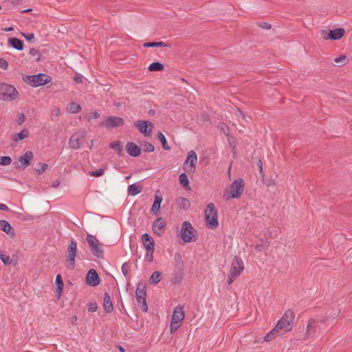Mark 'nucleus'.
<instances>
[{
  "label": "nucleus",
  "instance_id": "864d4df0",
  "mask_svg": "<svg viewBox=\"0 0 352 352\" xmlns=\"http://www.w3.org/2000/svg\"><path fill=\"white\" fill-rule=\"evenodd\" d=\"M98 305L96 302H90L88 304V311L90 312H95L97 311Z\"/></svg>",
  "mask_w": 352,
  "mask_h": 352
},
{
  "label": "nucleus",
  "instance_id": "4d7b16f0",
  "mask_svg": "<svg viewBox=\"0 0 352 352\" xmlns=\"http://www.w3.org/2000/svg\"><path fill=\"white\" fill-rule=\"evenodd\" d=\"M219 129L221 131H222L223 133H226L228 131V127L225 123H221L219 126Z\"/></svg>",
  "mask_w": 352,
  "mask_h": 352
},
{
  "label": "nucleus",
  "instance_id": "7ed1b4c3",
  "mask_svg": "<svg viewBox=\"0 0 352 352\" xmlns=\"http://www.w3.org/2000/svg\"><path fill=\"white\" fill-rule=\"evenodd\" d=\"M204 214L208 228H216L219 226L217 210L213 203L207 204Z\"/></svg>",
  "mask_w": 352,
  "mask_h": 352
},
{
  "label": "nucleus",
  "instance_id": "c85d7f7f",
  "mask_svg": "<svg viewBox=\"0 0 352 352\" xmlns=\"http://www.w3.org/2000/svg\"><path fill=\"white\" fill-rule=\"evenodd\" d=\"M142 190V187L136 184H131L128 186L127 193L129 195L135 196L140 193Z\"/></svg>",
  "mask_w": 352,
  "mask_h": 352
},
{
  "label": "nucleus",
  "instance_id": "f8f14e48",
  "mask_svg": "<svg viewBox=\"0 0 352 352\" xmlns=\"http://www.w3.org/2000/svg\"><path fill=\"white\" fill-rule=\"evenodd\" d=\"M124 121L120 117L109 116L105 118L104 122L100 123V126H104L108 129H113L124 125Z\"/></svg>",
  "mask_w": 352,
  "mask_h": 352
},
{
  "label": "nucleus",
  "instance_id": "6e6552de",
  "mask_svg": "<svg viewBox=\"0 0 352 352\" xmlns=\"http://www.w3.org/2000/svg\"><path fill=\"white\" fill-rule=\"evenodd\" d=\"M344 33L345 30L342 28L331 30L329 31L325 30H321V36L325 40H339L344 36Z\"/></svg>",
  "mask_w": 352,
  "mask_h": 352
},
{
  "label": "nucleus",
  "instance_id": "2f4dec72",
  "mask_svg": "<svg viewBox=\"0 0 352 352\" xmlns=\"http://www.w3.org/2000/svg\"><path fill=\"white\" fill-rule=\"evenodd\" d=\"M80 110V105L75 102H72L67 106V111L69 113H77Z\"/></svg>",
  "mask_w": 352,
  "mask_h": 352
},
{
  "label": "nucleus",
  "instance_id": "4c0bfd02",
  "mask_svg": "<svg viewBox=\"0 0 352 352\" xmlns=\"http://www.w3.org/2000/svg\"><path fill=\"white\" fill-rule=\"evenodd\" d=\"M157 138L161 142L162 145V148L165 151H170V147L168 146V144L167 143V140H166L164 135L162 132H159L157 133Z\"/></svg>",
  "mask_w": 352,
  "mask_h": 352
},
{
  "label": "nucleus",
  "instance_id": "a211bd4d",
  "mask_svg": "<svg viewBox=\"0 0 352 352\" xmlns=\"http://www.w3.org/2000/svg\"><path fill=\"white\" fill-rule=\"evenodd\" d=\"M127 153L133 157H138L141 153V148L133 142H128L126 145Z\"/></svg>",
  "mask_w": 352,
  "mask_h": 352
},
{
  "label": "nucleus",
  "instance_id": "6e6d98bb",
  "mask_svg": "<svg viewBox=\"0 0 352 352\" xmlns=\"http://www.w3.org/2000/svg\"><path fill=\"white\" fill-rule=\"evenodd\" d=\"M8 67V61L4 58H0V68H1L3 69H7Z\"/></svg>",
  "mask_w": 352,
  "mask_h": 352
},
{
  "label": "nucleus",
  "instance_id": "4be33fe9",
  "mask_svg": "<svg viewBox=\"0 0 352 352\" xmlns=\"http://www.w3.org/2000/svg\"><path fill=\"white\" fill-rule=\"evenodd\" d=\"M184 316L185 314L183 307L178 305L174 309L171 320L181 322L184 320Z\"/></svg>",
  "mask_w": 352,
  "mask_h": 352
},
{
  "label": "nucleus",
  "instance_id": "f03ea898",
  "mask_svg": "<svg viewBox=\"0 0 352 352\" xmlns=\"http://www.w3.org/2000/svg\"><path fill=\"white\" fill-rule=\"evenodd\" d=\"M181 239L185 243H190L197 240V231L189 221H184L180 230Z\"/></svg>",
  "mask_w": 352,
  "mask_h": 352
},
{
  "label": "nucleus",
  "instance_id": "e433bc0d",
  "mask_svg": "<svg viewBox=\"0 0 352 352\" xmlns=\"http://www.w3.org/2000/svg\"><path fill=\"white\" fill-rule=\"evenodd\" d=\"M174 259L176 263L175 268L177 270H184V261L179 253L175 254Z\"/></svg>",
  "mask_w": 352,
  "mask_h": 352
},
{
  "label": "nucleus",
  "instance_id": "0eeeda50",
  "mask_svg": "<svg viewBox=\"0 0 352 352\" xmlns=\"http://www.w3.org/2000/svg\"><path fill=\"white\" fill-rule=\"evenodd\" d=\"M67 262L69 263L68 268L73 270L75 265V258L77 252V243L74 239L71 240L67 247Z\"/></svg>",
  "mask_w": 352,
  "mask_h": 352
},
{
  "label": "nucleus",
  "instance_id": "ea45409f",
  "mask_svg": "<svg viewBox=\"0 0 352 352\" xmlns=\"http://www.w3.org/2000/svg\"><path fill=\"white\" fill-rule=\"evenodd\" d=\"M143 47H168V45L163 42H147L143 44Z\"/></svg>",
  "mask_w": 352,
  "mask_h": 352
},
{
  "label": "nucleus",
  "instance_id": "052dcab7",
  "mask_svg": "<svg viewBox=\"0 0 352 352\" xmlns=\"http://www.w3.org/2000/svg\"><path fill=\"white\" fill-rule=\"evenodd\" d=\"M25 121V116L23 113H20L18 118V124H22Z\"/></svg>",
  "mask_w": 352,
  "mask_h": 352
},
{
  "label": "nucleus",
  "instance_id": "c03bdc74",
  "mask_svg": "<svg viewBox=\"0 0 352 352\" xmlns=\"http://www.w3.org/2000/svg\"><path fill=\"white\" fill-rule=\"evenodd\" d=\"M12 163V158L10 156H0V165L8 166Z\"/></svg>",
  "mask_w": 352,
  "mask_h": 352
},
{
  "label": "nucleus",
  "instance_id": "9d476101",
  "mask_svg": "<svg viewBox=\"0 0 352 352\" xmlns=\"http://www.w3.org/2000/svg\"><path fill=\"white\" fill-rule=\"evenodd\" d=\"M86 131H78L72 135L69 140V146L71 148L77 150L80 148V140L86 137Z\"/></svg>",
  "mask_w": 352,
  "mask_h": 352
},
{
  "label": "nucleus",
  "instance_id": "de8ad7c7",
  "mask_svg": "<svg viewBox=\"0 0 352 352\" xmlns=\"http://www.w3.org/2000/svg\"><path fill=\"white\" fill-rule=\"evenodd\" d=\"M181 322L171 320L170 322V331L175 332L179 327Z\"/></svg>",
  "mask_w": 352,
  "mask_h": 352
},
{
  "label": "nucleus",
  "instance_id": "4468645a",
  "mask_svg": "<svg viewBox=\"0 0 352 352\" xmlns=\"http://www.w3.org/2000/svg\"><path fill=\"white\" fill-rule=\"evenodd\" d=\"M243 270L244 265L241 258L238 256H234L229 272L232 274L234 276H239Z\"/></svg>",
  "mask_w": 352,
  "mask_h": 352
},
{
  "label": "nucleus",
  "instance_id": "cd10ccee",
  "mask_svg": "<svg viewBox=\"0 0 352 352\" xmlns=\"http://www.w3.org/2000/svg\"><path fill=\"white\" fill-rule=\"evenodd\" d=\"M30 135V131L28 129H23L21 132L14 133L12 135V140L17 142L20 140H24Z\"/></svg>",
  "mask_w": 352,
  "mask_h": 352
},
{
  "label": "nucleus",
  "instance_id": "a878e982",
  "mask_svg": "<svg viewBox=\"0 0 352 352\" xmlns=\"http://www.w3.org/2000/svg\"><path fill=\"white\" fill-rule=\"evenodd\" d=\"M176 204L179 209L184 210H186L190 207V203L189 200L182 197L176 199Z\"/></svg>",
  "mask_w": 352,
  "mask_h": 352
},
{
  "label": "nucleus",
  "instance_id": "6ab92c4d",
  "mask_svg": "<svg viewBox=\"0 0 352 352\" xmlns=\"http://www.w3.org/2000/svg\"><path fill=\"white\" fill-rule=\"evenodd\" d=\"M319 326V322L314 318H310L308 321L307 326L306 336L307 338L311 337L316 331V329Z\"/></svg>",
  "mask_w": 352,
  "mask_h": 352
},
{
  "label": "nucleus",
  "instance_id": "37998d69",
  "mask_svg": "<svg viewBox=\"0 0 352 352\" xmlns=\"http://www.w3.org/2000/svg\"><path fill=\"white\" fill-rule=\"evenodd\" d=\"M48 168V164L45 163H39L38 167L35 168L38 175H42Z\"/></svg>",
  "mask_w": 352,
  "mask_h": 352
},
{
  "label": "nucleus",
  "instance_id": "7c9ffc66",
  "mask_svg": "<svg viewBox=\"0 0 352 352\" xmlns=\"http://www.w3.org/2000/svg\"><path fill=\"white\" fill-rule=\"evenodd\" d=\"M162 201V197L161 196L156 195L155 197L154 203L151 208V212L153 214H157L160 211Z\"/></svg>",
  "mask_w": 352,
  "mask_h": 352
},
{
  "label": "nucleus",
  "instance_id": "8fccbe9b",
  "mask_svg": "<svg viewBox=\"0 0 352 352\" xmlns=\"http://www.w3.org/2000/svg\"><path fill=\"white\" fill-rule=\"evenodd\" d=\"M0 258L5 265H9L10 264V259L9 256H7L6 254H3V252L0 250Z\"/></svg>",
  "mask_w": 352,
  "mask_h": 352
},
{
  "label": "nucleus",
  "instance_id": "338daca9",
  "mask_svg": "<svg viewBox=\"0 0 352 352\" xmlns=\"http://www.w3.org/2000/svg\"><path fill=\"white\" fill-rule=\"evenodd\" d=\"M257 165H258V166L259 168L260 172L262 173L263 172V164H262L261 160H259L257 162Z\"/></svg>",
  "mask_w": 352,
  "mask_h": 352
},
{
  "label": "nucleus",
  "instance_id": "603ef678",
  "mask_svg": "<svg viewBox=\"0 0 352 352\" xmlns=\"http://www.w3.org/2000/svg\"><path fill=\"white\" fill-rule=\"evenodd\" d=\"M129 270V263L127 262L124 263L121 267V270H122L123 275L125 277L127 276Z\"/></svg>",
  "mask_w": 352,
  "mask_h": 352
},
{
  "label": "nucleus",
  "instance_id": "b1692460",
  "mask_svg": "<svg viewBox=\"0 0 352 352\" xmlns=\"http://www.w3.org/2000/svg\"><path fill=\"white\" fill-rule=\"evenodd\" d=\"M103 300H104L103 306H104V309L105 312L108 313V314L111 313L113 311V307L112 302L111 300L110 296L107 292L104 293V297H103Z\"/></svg>",
  "mask_w": 352,
  "mask_h": 352
},
{
  "label": "nucleus",
  "instance_id": "bb28decb",
  "mask_svg": "<svg viewBox=\"0 0 352 352\" xmlns=\"http://www.w3.org/2000/svg\"><path fill=\"white\" fill-rule=\"evenodd\" d=\"M8 43L15 50L21 51L23 50V42L18 38H11L8 40Z\"/></svg>",
  "mask_w": 352,
  "mask_h": 352
},
{
  "label": "nucleus",
  "instance_id": "72a5a7b5",
  "mask_svg": "<svg viewBox=\"0 0 352 352\" xmlns=\"http://www.w3.org/2000/svg\"><path fill=\"white\" fill-rule=\"evenodd\" d=\"M295 317V314L294 311L291 309L287 310L285 314H283V317L280 318L283 320L284 321H286L287 322L293 324L294 319Z\"/></svg>",
  "mask_w": 352,
  "mask_h": 352
},
{
  "label": "nucleus",
  "instance_id": "a18cd8bd",
  "mask_svg": "<svg viewBox=\"0 0 352 352\" xmlns=\"http://www.w3.org/2000/svg\"><path fill=\"white\" fill-rule=\"evenodd\" d=\"M142 146L144 151L146 153H151L155 150V146L148 142H144Z\"/></svg>",
  "mask_w": 352,
  "mask_h": 352
},
{
  "label": "nucleus",
  "instance_id": "f3484780",
  "mask_svg": "<svg viewBox=\"0 0 352 352\" xmlns=\"http://www.w3.org/2000/svg\"><path fill=\"white\" fill-rule=\"evenodd\" d=\"M292 329V324L289 322L284 321L282 319H280L278 321V322L275 327V330L278 331L280 334H281V335L291 331Z\"/></svg>",
  "mask_w": 352,
  "mask_h": 352
},
{
  "label": "nucleus",
  "instance_id": "49530a36",
  "mask_svg": "<svg viewBox=\"0 0 352 352\" xmlns=\"http://www.w3.org/2000/svg\"><path fill=\"white\" fill-rule=\"evenodd\" d=\"M153 254H154V250H146V253L144 256L145 260L149 263L153 262Z\"/></svg>",
  "mask_w": 352,
  "mask_h": 352
},
{
  "label": "nucleus",
  "instance_id": "5fc2aeb1",
  "mask_svg": "<svg viewBox=\"0 0 352 352\" xmlns=\"http://www.w3.org/2000/svg\"><path fill=\"white\" fill-rule=\"evenodd\" d=\"M30 54L32 56L37 57L36 61H38L40 60V54H39L38 51L36 50V49H34V48L30 49Z\"/></svg>",
  "mask_w": 352,
  "mask_h": 352
},
{
  "label": "nucleus",
  "instance_id": "3c124183",
  "mask_svg": "<svg viewBox=\"0 0 352 352\" xmlns=\"http://www.w3.org/2000/svg\"><path fill=\"white\" fill-rule=\"evenodd\" d=\"M104 170L103 168H98L96 171L90 172L89 175L91 176H94V177H100L104 174Z\"/></svg>",
  "mask_w": 352,
  "mask_h": 352
},
{
  "label": "nucleus",
  "instance_id": "13d9d810",
  "mask_svg": "<svg viewBox=\"0 0 352 352\" xmlns=\"http://www.w3.org/2000/svg\"><path fill=\"white\" fill-rule=\"evenodd\" d=\"M100 118V113L97 111H94L93 113H91L89 116V120H91V119H98Z\"/></svg>",
  "mask_w": 352,
  "mask_h": 352
},
{
  "label": "nucleus",
  "instance_id": "9b49d317",
  "mask_svg": "<svg viewBox=\"0 0 352 352\" xmlns=\"http://www.w3.org/2000/svg\"><path fill=\"white\" fill-rule=\"evenodd\" d=\"M34 155L32 151H27L23 155L19 157L18 162H14V166L17 168L25 169L29 166L33 159Z\"/></svg>",
  "mask_w": 352,
  "mask_h": 352
},
{
  "label": "nucleus",
  "instance_id": "680f3d73",
  "mask_svg": "<svg viewBox=\"0 0 352 352\" xmlns=\"http://www.w3.org/2000/svg\"><path fill=\"white\" fill-rule=\"evenodd\" d=\"M23 36L28 40L32 41L34 38V34L33 33L23 34Z\"/></svg>",
  "mask_w": 352,
  "mask_h": 352
},
{
  "label": "nucleus",
  "instance_id": "1a4fd4ad",
  "mask_svg": "<svg viewBox=\"0 0 352 352\" xmlns=\"http://www.w3.org/2000/svg\"><path fill=\"white\" fill-rule=\"evenodd\" d=\"M244 190V181L241 178L235 179L230 185V197L239 198Z\"/></svg>",
  "mask_w": 352,
  "mask_h": 352
},
{
  "label": "nucleus",
  "instance_id": "aec40b11",
  "mask_svg": "<svg viewBox=\"0 0 352 352\" xmlns=\"http://www.w3.org/2000/svg\"><path fill=\"white\" fill-rule=\"evenodd\" d=\"M142 241L146 250H154L155 241L148 234H143L142 235Z\"/></svg>",
  "mask_w": 352,
  "mask_h": 352
},
{
  "label": "nucleus",
  "instance_id": "ddd939ff",
  "mask_svg": "<svg viewBox=\"0 0 352 352\" xmlns=\"http://www.w3.org/2000/svg\"><path fill=\"white\" fill-rule=\"evenodd\" d=\"M135 126L138 129L139 131L146 137L151 135L152 130L154 127L152 122L143 120L137 121Z\"/></svg>",
  "mask_w": 352,
  "mask_h": 352
},
{
  "label": "nucleus",
  "instance_id": "f704fd0d",
  "mask_svg": "<svg viewBox=\"0 0 352 352\" xmlns=\"http://www.w3.org/2000/svg\"><path fill=\"white\" fill-rule=\"evenodd\" d=\"M162 278V274L159 271H155L151 276L150 283L152 285L157 284Z\"/></svg>",
  "mask_w": 352,
  "mask_h": 352
},
{
  "label": "nucleus",
  "instance_id": "473e14b6",
  "mask_svg": "<svg viewBox=\"0 0 352 352\" xmlns=\"http://www.w3.org/2000/svg\"><path fill=\"white\" fill-rule=\"evenodd\" d=\"M109 148L114 149L118 155L122 156L123 155V146L120 141H115L110 143Z\"/></svg>",
  "mask_w": 352,
  "mask_h": 352
},
{
  "label": "nucleus",
  "instance_id": "bf43d9fd",
  "mask_svg": "<svg viewBox=\"0 0 352 352\" xmlns=\"http://www.w3.org/2000/svg\"><path fill=\"white\" fill-rule=\"evenodd\" d=\"M236 277H238V276H234L232 274L229 272L228 278L227 280L228 284V285H231L233 283L234 279L236 278Z\"/></svg>",
  "mask_w": 352,
  "mask_h": 352
},
{
  "label": "nucleus",
  "instance_id": "09e8293b",
  "mask_svg": "<svg viewBox=\"0 0 352 352\" xmlns=\"http://www.w3.org/2000/svg\"><path fill=\"white\" fill-rule=\"evenodd\" d=\"M346 58L347 57L346 55H341L338 57H336L334 59V62L337 64H341L340 65H344V61L346 60Z\"/></svg>",
  "mask_w": 352,
  "mask_h": 352
},
{
  "label": "nucleus",
  "instance_id": "e2e57ef3",
  "mask_svg": "<svg viewBox=\"0 0 352 352\" xmlns=\"http://www.w3.org/2000/svg\"><path fill=\"white\" fill-rule=\"evenodd\" d=\"M259 26L265 30H270L271 28L270 23H259Z\"/></svg>",
  "mask_w": 352,
  "mask_h": 352
},
{
  "label": "nucleus",
  "instance_id": "2eb2a0df",
  "mask_svg": "<svg viewBox=\"0 0 352 352\" xmlns=\"http://www.w3.org/2000/svg\"><path fill=\"white\" fill-rule=\"evenodd\" d=\"M100 278L94 269L88 271L86 276V283L90 286L96 287L100 284Z\"/></svg>",
  "mask_w": 352,
  "mask_h": 352
},
{
  "label": "nucleus",
  "instance_id": "58836bf2",
  "mask_svg": "<svg viewBox=\"0 0 352 352\" xmlns=\"http://www.w3.org/2000/svg\"><path fill=\"white\" fill-rule=\"evenodd\" d=\"M270 242L265 240H261L259 243L256 244L255 249L258 252H262L268 248Z\"/></svg>",
  "mask_w": 352,
  "mask_h": 352
},
{
  "label": "nucleus",
  "instance_id": "412c9836",
  "mask_svg": "<svg viewBox=\"0 0 352 352\" xmlns=\"http://www.w3.org/2000/svg\"><path fill=\"white\" fill-rule=\"evenodd\" d=\"M197 162V154L194 151H190L188 154L187 159L184 163V166H186L188 162H190V166L191 167L192 172H194Z\"/></svg>",
  "mask_w": 352,
  "mask_h": 352
},
{
  "label": "nucleus",
  "instance_id": "774afa93",
  "mask_svg": "<svg viewBox=\"0 0 352 352\" xmlns=\"http://www.w3.org/2000/svg\"><path fill=\"white\" fill-rule=\"evenodd\" d=\"M14 28L12 27H10V28H2L1 30L3 31V32H9V31H12L13 30Z\"/></svg>",
  "mask_w": 352,
  "mask_h": 352
},
{
  "label": "nucleus",
  "instance_id": "79ce46f5",
  "mask_svg": "<svg viewBox=\"0 0 352 352\" xmlns=\"http://www.w3.org/2000/svg\"><path fill=\"white\" fill-rule=\"evenodd\" d=\"M280 333L278 331H276L275 330V327L270 331L269 332L265 337H264V340L266 342H269V341H271L275 336H280Z\"/></svg>",
  "mask_w": 352,
  "mask_h": 352
},
{
  "label": "nucleus",
  "instance_id": "dca6fc26",
  "mask_svg": "<svg viewBox=\"0 0 352 352\" xmlns=\"http://www.w3.org/2000/svg\"><path fill=\"white\" fill-rule=\"evenodd\" d=\"M165 226H166L165 221L162 218L160 217V218L156 219L153 221V223L152 224V229H153L154 234L160 236L164 232Z\"/></svg>",
  "mask_w": 352,
  "mask_h": 352
},
{
  "label": "nucleus",
  "instance_id": "5701e85b",
  "mask_svg": "<svg viewBox=\"0 0 352 352\" xmlns=\"http://www.w3.org/2000/svg\"><path fill=\"white\" fill-rule=\"evenodd\" d=\"M55 283L56 285V287L55 288V293L56 296L59 298L62 294L64 283L62 279V276L60 274L56 275L55 279Z\"/></svg>",
  "mask_w": 352,
  "mask_h": 352
},
{
  "label": "nucleus",
  "instance_id": "a19ab883",
  "mask_svg": "<svg viewBox=\"0 0 352 352\" xmlns=\"http://www.w3.org/2000/svg\"><path fill=\"white\" fill-rule=\"evenodd\" d=\"M179 180L180 184L184 188H189V179L188 178L187 175L185 173H183L179 175Z\"/></svg>",
  "mask_w": 352,
  "mask_h": 352
},
{
  "label": "nucleus",
  "instance_id": "423d86ee",
  "mask_svg": "<svg viewBox=\"0 0 352 352\" xmlns=\"http://www.w3.org/2000/svg\"><path fill=\"white\" fill-rule=\"evenodd\" d=\"M146 285L144 283H139L135 290V297L138 305L141 308L142 311L144 312L148 311V306L146 300Z\"/></svg>",
  "mask_w": 352,
  "mask_h": 352
},
{
  "label": "nucleus",
  "instance_id": "c756f323",
  "mask_svg": "<svg viewBox=\"0 0 352 352\" xmlns=\"http://www.w3.org/2000/svg\"><path fill=\"white\" fill-rule=\"evenodd\" d=\"M184 275V270H177L175 268L172 282L175 284H179L183 279Z\"/></svg>",
  "mask_w": 352,
  "mask_h": 352
},
{
  "label": "nucleus",
  "instance_id": "f257e3e1",
  "mask_svg": "<svg viewBox=\"0 0 352 352\" xmlns=\"http://www.w3.org/2000/svg\"><path fill=\"white\" fill-rule=\"evenodd\" d=\"M23 80L30 86L37 87L50 83L52 78L47 74L39 73L35 75H25Z\"/></svg>",
  "mask_w": 352,
  "mask_h": 352
},
{
  "label": "nucleus",
  "instance_id": "20e7f679",
  "mask_svg": "<svg viewBox=\"0 0 352 352\" xmlns=\"http://www.w3.org/2000/svg\"><path fill=\"white\" fill-rule=\"evenodd\" d=\"M86 241L89 244L91 253L98 258L104 257V250L102 248V243H101L96 236L91 234H87Z\"/></svg>",
  "mask_w": 352,
  "mask_h": 352
},
{
  "label": "nucleus",
  "instance_id": "69168bd1",
  "mask_svg": "<svg viewBox=\"0 0 352 352\" xmlns=\"http://www.w3.org/2000/svg\"><path fill=\"white\" fill-rule=\"evenodd\" d=\"M59 185H60V182H59L58 180H55V181L53 182V184H52V186L53 188H57L58 186H59Z\"/></svg>",
  "mask_w": 352,
  "mask_h": 352
},
{
  "label": "nucleus",
  "instance_id": "c9c22d12",
  "mask_svg": "<svg viewBox=\"0 0 352 352\" xmlns=\"http://www.w3.org/2000/svg\"><path fill=\"white\" fill-rule=\"evenodd\" d=\"M164 65L160 62H153L148 66V69L151 72H160L164 69Z\"/></svg>",
  "mask_w": 352,
  "mask_h": 352
},
{
  "label": "nucleus",
  "instance_id": "0e129e2a",
  "mask_svg": "<svg viewBox=\"0 0 352 352\" xmlns=\"http://www.w3.org/2000/svg\"><path fill=\"white\" fill-rule=\"evenodd\" d=\"M0 210L9 211L10 208L6 204L0 203Z\"/></svg>",
  "mask_w": 352,
  "mask_h": 352
},
{
  "label": "nucleus",
  "instance_id": "39448f33",
  "mask_svg": "<svg viewBox=\"0 0 352 352\" xmlns=\"http://www.w3.org/2000/svg\"><path fill=\"white\" fill-rule=\"evenodd\" d=\"M18 96L16 88L7 83H0V100L12 101Z\"/></svg>",
  "mask_w": 352,
  "mask_h": 352
},
{
  "label": "nucleus",
  "instance_id": "393cba45",
  "mask_svg": "<svg viewBox=\"0 0 352 352\" xmlns=\"http://www.w3.org/2000/svg\"><path fill=\"white\" fill-rule=\"evenodd\" d=\"M0 230L8 234L14 236V232L11 225L6 220H0Z\"/></svg>",
  "mask_w": 352,
  "mask_h": 352
}]
</instances>
